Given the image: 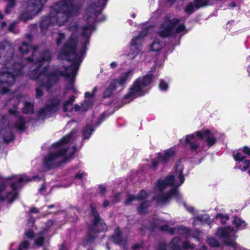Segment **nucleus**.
I'll use <instances>...</instances> for the list:
<instances>
[{"instance_id":"obj_7","label":"nucleus","mask_w":250,"mask_h":250,"mask_svg":"<svg viewBox=\"0 0 250 250\" xmlns=\"http://www.w3.org/2000/svg\"><path fill=\"white\" fill-rule=\"evenodd\" d=\"M180 20L177 19H170L169 17H166L164 22L160 27L158 34L163 38L175 36L184 31L185 27L183 24L178 25Z\"/></svg>"},{"instance_id":"obj_47","label":"nucleus","mask_w":250,"mask_h":250,"mask_svg":"<svg viewBox=\"0 0 250 250\" xmlns=\"http://www.w3.org/2000/svg\"><path fill=\"white\" fill-rule=\"evenodd\" d=\"M167 245L165 242H161L159 244V250H167Z\"/></svg>"},{"instance_id":"obj_35","label":"nucleus","mask_w":250,"mask_h":250,"mask_svg":"<svg viewBox=\"0 0 250 250\" xmlns=\"http://www.w3.org/2000/svg\"><path fill=\"white\" fill-rule=\"evenodd\" d=\"M208 242L209 245L212 247H218L220 246L219 242L212 237H208Z\"/></svg>"},{"instance_id":"obj_37","label":"nucleus","mask_w":250,"mask_h":250,"mask_svg":"<svg viewBox=\"0 0 250 250\" xmlns=\"http://www.w3.org/2000/svg\"><path fill=\"white\" fill-rule=\"evenodd\" d=\"M65 36L64 33L59 32L58 33V36L56 38V43L58 45H59L61 44L62 41L65 38Z\"/></svg>"},{"instance_id":"obj_34","label":"nucleus","mask_w":250,"mask_h":250,"mask_svg":"<svg viewBox=\"0 0 250 250\" xmlns=\"http://www.w3.org/2000/svg\"><path fill=\"white\" fill-rule=\"evenodd\" d=\"M137 200L136 195H133L130 194H128L126 196V199L125 201V205H129L131 202Z\"/></svg>"},{"instance_id":"obj_19","label":"nucleus","mask_w":250,"mask_h":250,"mask_svg":"<svg viewBox=\"0 0 250 250\" xmlns=\"http://www.w3.org/2000/svg\"><path fill=\"white\" fill-rule=\"evenodd\" d=\"M35 12L34 10H31V12H30L29 10H28V9L25 7L24 9L19 15L18 20L26 22L28 20L32 19L35 17Z\"/></svg>"},{"instance_id":"obj_11","label":"nucleus","mask_w":250,"mask_h":250,"mask_svg":"<svg viewBox=\"0 0 250 250\" xmlns=\"http://www.w3.org/2000/svg\"><path fill=\"white\" fill-rule=\"evenodd\" d=\"M75 98L76 97L74 96H72L68 100L64 103L63 104V110L64 112H70L73 110L78 111L80 110L81 109H82V111H85L92 105V102L91 101H85V102L82 104L81 107L78 104H75L74 107H72V104Z\"/></svg>"},{"instance_id":"obj_38","label":"nucleus","mask_w":250,"mask_h":250,"mask_svg":"<svg viewBox=\"0 0 250 250\" xmlns=\"http://www.w3.org/2000/svg\"><path fill=\"white\" fill-rule=\"evenodd\" d=\"M196 219L200 222H205V221H207L208 220V215H207V214H204V215L202 214V215L197 216L196 217Z\"/></svg>"},{"instance_id":"obj_42","label":"nucleus","mask_w":250,"mask_h":250,"mask_svg":"<svg viewBox=\"0 0 250 250\" xmlns=\"http://www.w3.org/2000/svg\"><path fill=\"white\" fill-rule=\"evenodd\" d=\"M233 157L236 161H242L245 158V157L242 156L240 153H237L236 154L234 155Z\"/></svg>"},{"instance_id":"obj_18","label":"nucleus","mask_w":250,"mask_h":250,"mask_svg":"<svg viewBox=\"0 0 250 250\" xmlns=\"http://www.w3.org/2000/svg\"><path fill=\"white\" fill-rule=\"evenodd\" d=\"M111 239L114 243L123 246H125L126 242V239L121 236V231L119 228L115 229L114 234L111 236Z\"/></svg>"},{"instance_id":"obj_39","label":"nucleus","mask_w":250,"mask_h":250,"mask_svg":"<svg viewBox=\"0 0 250 250\" xmlns=\"http://www.w3.org/2000/svg\"><path fill=\"white\" fill-rule=\"evenodd\" d=\"M13 139V135L11 132L8 133V136H4L3 137V140L6 143H9Z\"/></svg>"},{"instance_id":"obj_15","label":"nucleus","mask_w":250,"mask_h":250,"mask_svg":"<svg viewBox=\"0 0 250 250\" xmlns=\"http://www.w3.org/2000/svg\"><path fill=\"white\" fill-rule=\"evenodd\" d=\"M167 247L171 250H184L193 248L194 245L189 241L182 243L179 237H175L170 241Z\"/></svg>"},{"instance_id":"obj_29","label":"nucleus","mask_w":250,"mask_h":250,"mask_svg":"<svg viewBox=\"0 0 250 250\" xmlns=\"http://www.w3.org/2000/svg\"><path fill=\"white\" fill-rule=\"evenodd\" d=\"M25 124L23 119L20 117L15 124V127L20 131H23L25 129Z\"/></svg>"},{"instance_id":"obj_63","label":"nucleus","mask_w":250,"mask_h":250,"mask_svg":"<svg viewBox=\"0 0 250 250\" xmlns=\"http://www.w3.org/2000/svg\"><path fill=\"white\" fill-rule=\"evenodd\" d=\"M109 205V202L108 201H105L103 203V206L106 207Z\"/></svg>"},{"instance_id":"obj_44","label":"nucleus","mask_w":250,"mask_h":250,"mask_svg":"<svg viewBox=\"0 0 250 250\" xmlns=\"http://www.w3.org/2000/svg\"><path fill=\"white\" fill-rule=\"evenodd\" d=\"M245 166L241 169L242 171H246L250 167V161L246 160L244 161Z\"/></svg>"},{"instance_id":"obj_10","label":"nucleus","mask_w":250,"mask_h":250,"mask_svg":"<svg viewBox=\"0 0 250 250\" xmlns=\"http://www.w3.org/2000/svg\"><path fill=\"white\" fill-rule=\"evenodd\" d=\"M151 228L152 229L158 228L162 230L168 231L170 234H174L176 231L180 234H188L189 233V229L184 226H181L175 228H170L164 221L160 219L156 220L152 224Z\"/></svg>"},{"instance_id":"obj_25","label":"nucleus","mask_w":250,"mask_h":250,"mask_svg":"<svg viewBox=\"0 0 250 250\" xmlns=\"http://www.w3.org/2000/svg\"><path fill=\"white\" fill-rule=\"evenodd\" d=\"M232 223L235 225L237 228L244 229L246 226L245 221L241 220L239 218L235 217L232 221Z\"/></svg>"},{"instance_id":"obj_45","label":"nucleus","mask_w":250,"mask_h":250,"mask_svg":"<svg viewBox=\"0 0 250 250\" xmlns=\"http://www.w3.org/2000/svg\"><path fill=\"white\" fill-rule=\"evenodd\" d=\"M182 171H181L180 173L179 174V178L180 184L178 185H173L174 186L178 187L184 183L185 179H184V175H182Z\"/></svg>"},{"instance_id":"obj_58","label":"nucleus","mask_w":250,"mask_h":250,"mask_svg":"<svg viewBox=\"0 0 250 250\" xmlns=\"http://www.w3.org/2000/svg\"><path fill=\"white\" fill-rule=\"evenodd\" d=\"M84 174L83 173H81V174H78L75 175L76 178H79L81 179L83 177Z\"/></svg>"},{"instance_id":"obj_14","label":"nucleus","mask_w":250,"mask_h":250,"mask_svg":"<svg viewBox=\"0 0 250 250\" xmlns=\"http://www.w3.org/2000/svg\"><path fill=\"white\" fill-rule=\"evenodd\" d=\"M147 33V29L144 30L138 36L134 37L131 42V49L128 56L133 59L139 54V49L137 46L141 44L143 38Z\"/></svg>"},{"instance_id":"obj_3","label":"nucleus","mask_w":250,"mask_h":250,"mask_svg":"<svg viewBox=\"0 0 250 250\" xmlns=\"http://www.w3.org/2000/svg\"><path fill=\"white\" fill-rule=\"evenodd\" d=\"M82 4L77 0H61L51 7L49 14L43 16L41 21V28L45 31L51 26L57 24L63 25L68 19L78 15Z\"/></svg>"},{"instance_id":"obj_61","label":"nucleus","mask_w":250,"mask_h":250,"mask_svg":"<svg viewBox=\"0 0 250 250\" xmlns=\"http://www.w3.org/2000/svg\"><path fill=\"white\" fill-rule=\"evenodd\" d=\"M60 250H66V245H65V243H63L62 245V246L60 249Z\"/></svg>"},{"instance_id":"obj_21","label":"nucleus","mask_w":250,"mask_h":250,"mask_svg":"<svg viewBox=\"0 0 250 250\" xmlns=\"http://www.w3.org/2000/svg\"><path fill=\"white\" fill-rule=\"evenodd\" d=\"M117 81H113L103 94V98L109 97L116 88Z\"/></svg>"},{"instance_id":"obj_17","label":"nucleus","mask_w":250,"mask_h":250,"mask_svg":"<svg viewBox=\"0 0 250 250\" xmlns=\"http://www.w3.org/2000/svg\"><path fill=\"white\" fill-rule=\"evenodd\" d=\"M48 0H29L26 3V7L31 12V10H35L36 12L35 17L40 13L43 7L44 4Z\"/></svg>"},{"instance_id":"obj_57","label":"nucleus","mask_w":250,"mask_h":250,"mask_svg":"<svg viewBox=\"0 0 250 250\" xmlns=\"http://www.w3.org/2000/svg\"><path fill=\"white\" fill-rule=\"evenodd\" d=\"M45 188H46L45 186L44 185H42L39 189L40 192L42 193L44 191V190H45Z\"/></svg>"},{"instance_id":"obj_60","label":"nucleus","mask_w":250,"mask_h":250,"mask_svg":"<svg viewBox=\"0 0 250 250\" xmlns=\"http://www.w3.org/2000/svg\"><path fill=\"white\" fill-rule=\"evenodd\" d=\"M93 96V93L90 94V93L86 92L85 93V97L87 98L88 97H92Z\"/></svg>"},{"instance_id":"obj_55","label":"nucleus","mask_w":250,"mask_h":250,"mask_svg":"<svg viewBox=\"0 0 250 250\" xmlns=\"http://www.w3.org/2000/svg\"><path fill=\"white\" fill-rule=\"evenodd\" d=\"M26 37L27 39L28 40L29 42H31L32 41V36L31 35V34H27L26 35Z\"/></svg>"},{"instance_id":"obj_24","label":"nucleus","mask_w":250,"mask_h":250,"mask_svg":"<svg viewBox=\"0 0 250 250\" xmlns=\"http://www.w3.org/2000/svg\"><path fill=\"white\" fill-rule=\"evenodd\" d=\"M150 205L149 201H146L142 202L138 207L137 211L139 214H143L146 213L147 210V208Z\"/></svg>"},{"instance_id":"obj_33","label":"nucleus","mask_w":250,"mask_h":250,"mask_svg":"<svg viewBox=\"0 0 250 250\" xmlns=\"http://www.w3.org/2000/svg\"><path fill=\"white\" fill-rule=\"evenodd\" d=\"M137 200H143L147 198L148 194L144 190L140 191L137 195H136Z\"/></svg>"},{"instance_id":"obj_28","label":"nucleus","mask_w":250,"mask_h":250,"mask_svg":"<svg viewBox=\"0 0 250 250\" xmlns=\"http://www.w3.org/2000/svg\"><path fill=\"white\" fill-rule=\"evenodd\" d=\"M24 107L23 108V112L27 114L33 113V104L27 102H24Z\"/></svg>"},{"instance_id":"obj_62","label":"nucleus","mask_w":250,"mask_h":250,"mask_svg":"<svg viewBox=\"0 0 250 250\" xmlns=\"http://www.w3.org/2000/svg\"><path fill=\"white\" fill-rule=\"evenodd\" d=\"M6 25H7V24H6V22H5V21H3V22H1V28L2 29H3V28H4V27H5L6 26Z\"/></svg>"},{"instance_id":"obj_12","label":"nucleus","mask_w":250,"mask_h":250,"mask_svg":"<svg viewBox=\"0 0 250 250\" xmlns=\"http://www.w3.org/2000/svg\"><path fill=\"white\" fill-rule=\"evenodd\" d=\"M233 231V229L229 226L224 228L218 229L216 235L222 240L226 245L232 247L234 249L237 250L238 245L234 241L229 240L230 233Z\"/></svg>"},{"instance_id":"obj_48","label":"nucleus","mask_w":250,"mask_h":250,"mask_svg":"<svg viewBox=\"0 0 250 250\" xmlns=\"http://www.w3.org/2000/svg\"><path fill=\"white\" fill-rule=\"evenodd\" d=\"M121 199V195L120 193H117L114 196V201L115 202H118Z\"/></svg>"},{"instance_id":"obj_5","label":"nucleus","mask_w":250,"mask_h":250,"mask_svg":"<svg viewBox=\"0 0 250 250\" xmlns=\"http://www.w3.org/2000/svg\"><path fill=\"white\" fill-rule=\"evenodd\" d=\"M90 208L91 225L89 228L88 236L83 242V245L84 247L91 243L97 237V232L105 230L107 228L106 225L97 210L96 206L93 203H90Z\"/></svg>"},{"instance_id":"obj_43","label":"nucleus","mask_w":250,"mask_h":250,"mask_svg":"<svg viewBox=\"0 0 250 250\" xmlns=\"http://www.w3.org/2000/svg\"><path fill=\"white\" fill-rule=\"evenodd\" d=\"M25 235L29 238L32 239L34 237L33 231L30 229L25 232Z\"/></svg>"},{"instance_id":"obj_56","label":"nucleus","mask_w":250,"mask_h":250,"mask_svg":"<svg viewBox=\"0 0 250 250\" xmlns=\"http://www.w3.org/2000/svg\"><path fill=\"white\" fill-rule=\"evenodd\" d=\"M30 212H35V213H38L39 212V209H37L35 207H33L30 209Z\"/></svg>"},{"instance_id":"obj_20","label":"nucleus","mask_w":250,"mask_h":250,"mask_svg":"<svg viewBox=\"0 0 250 250\" xmlns=\"http://www.w3.org/2000/svg\"><path fill=\"white\" fill-rule=\"evenodd\" d=\"M175 151L172 149H169L165 152L164 156L162 153H159L158 157L161 159L162 162L166 163L170 158H172L175 155Z\"/></svg>"},{"instance_id":"obj_64","label":"nucleus","mask_w":250,"mask_h":250,"mask_svg":"<svg viewBox=\"0 0 250 250\" xmlns=\"http://www.w3.org/2000/svg\"><path fill=\"white\" fill-rule=\"evenodd\" d=\"M187 210H188L190 212H193L194 210V208L192 207H189L187 208Z\"/></svg>"},{"instance_id":"obj_36","label":"nucleus","mask_w":250,"mask_h":250,"mask_svg":"<svg viewBox=\"0 0 250 250\" xmlns=\"http://www.w3.org/2000/svg\"><path fill=\"white\" fill-rule=\"evenodd\" d=\"M29 242L27 240L22 242L19 247L18 250H28Z\"/></svg>"},{"instance_id":"obj_8","label":"nucleus","mask_w":250,"mask_h":250,"mask_svg":"<svg viewBox=\"0 0 250 250\" xmlns=\"http://www.w3.org/2000/svg\"><path fill=\"white\" fill-rule=\"evenodd\" d=\"M153 80L151 74H147L138 79L130 87L129 92L124 96L125 99L133 98L135 97L142 96L144 94L143 88L149 84Z\"/></svg>"},{"instance_id":"obj_27","label":"nucleus","mask_w":250,"mask_h":250,"mask_svg":"<svg viewBox=\"0 0 250 250\" xmlns=\"http://www.w3.org/2000/svg\"><path fill=\"white\" fill-rule=\"evenodd\" d=\"M47 231L46 229H43L39 233L40 236L35 240V244L41 246L43 244L44 238L43 235Z\"/></svg>"},{"instance_id":"obj_22","label":"nucleus","mask_w":250,"mask_h":250,"mask_svg":"<svg viewBox=\"0 0 250 250\" xmlns=\"http://www.w3.org/2000/svg\"><path fill=\"white\" fill-rule=\"evenodd\" d=\"M11 187L13 189L12 192H8L7 194L6 198L8 199L9 203H12L13 201L17 198L18 194L15 190L17 188V183H13L11 184Z\"/></svg>"},{"instance_id":"obj_30","label":"nucleus","mask_w":250,"mask_h":250,"mask_svg":"<svg viewBox=\"0 0 250 250\" xmlns=\"http://www.w3.org/2000/svg\"><path fill=\"white\" fill-rule=\"evenodd\" d=\"M131 72V71H129L128 72H125L123 74V75L120 77V78L118 80H114V81H117V83H119L121 85H123L125 82V81L127 79L129 75Z\"/></svg>"},{"instance_id":"obj_54","label":"nucleus","mask_w":250,"mask_h":250,"mask_svg":"<svg viewBox=\"0 0 250 250\" xmlns=\"http://www.w3.org/2000/svg\"><path fill=\"white\" fill-rule=\"evenodd\" d=\"M158 162L156 160H153L152 164V166L154 168L157 167Z\"/></svg>"},{"instance_id":"obj_50","label":"nucleus","mask_w":250,"mask_h":250,"mask_svg":"<svg viewBox=\"0 0 250 250\" xmlns=\"http://www.w3.org/2000/svg\"><path fill=\"white\" fill-rule=\"evenodd\" d=\"M35 221V219L34 218H30L28 222V225L29 227H32L33 226Z\"/></svg>"},{"instance_id":"obj_40","label":"nucleus","mask_w":250,"mask_h":250,"mask_svg":"<svg viewBox=\"0 0 250 250\" xmlns=\"http://www.w3.org/2000/svg\"><path fill=\"white\" fill-rule=\"evenodd\" d=\"M159 88L162 90H167L168 88V84L165 82L163 80L160 81L159 84Z\"/></svg>"},{"instance_id":"obj_16","label":"nucleus","mask_w":250,"mask_h":250,"mask_svg":"<svg viewBox=\"0 0 250 250\" xmlns=\"http://www.w3.org/2000/svg\"><path fill=\"white\" fill-rule=\"evenodd\" d=\"M211 0H194L193 2L189 3L185 9V12L191 14L196 9L211 5Z\"/></svg>"},{"instance_id":"obj_53","label":"nucleus","mask_w":250,"mask_h":250,"mask_svg":"<svg viewBox=\"0 0 250 250\" xmlns=\"http://www.w3.org/2000/svg\"><path fill=\"white\" fill-rule=\"evenodd\" d=\"M243 152L246 154L250 155V148L247 146H245L243 148Z\"/></svg>"},{"instance_id":"obj_59","label":"nucleus","mask_w":250,"mask_h":250,"mask_svg":"<svg viewBox=\"0 0 250 250\" xmlns=\"http://www.w3.org/2000/svg\"><path fill=\"white\" fill-rule=\"evenodd\" d=\"M117 65V64L116 62H112L110 63V67L112 68H115Z\"/></svg>"},{"instance_id":"obj_49","label":"nucleus","mask_w":250,"mask_h":250,"mask_svg":"<svg viewBox=\"0 0 250 250\" xmlns=\"http://www.w3.org/2000/svg\"><path fill=\"white\" fill-rule=\"evenodd\" d=\"M30 181H31V180L29 179H28L26 177H21L19 179L18 183H22L23 182H28Z\"/></svg>"},{"instance_id":"obj_52","label":"nucleus","mask_w":250,"mask_h":250,"mask_svg":"<svg viewBox=\"0 0 250 250\" xmlns=\"http://www.w3.org/2000/svg\"><path fill=\"white\" fill-rule=\"evenodd\" d=\"M142 247V244H137L134 245L133 246L132 248H133V250H138Z\"/></svg>"},{"instance_id":"obj_32","label":"nucleus","mask_w":250,"mask_h":250,"mask_svg":"<svg viewBox=\"0 0 250 250\" xmlns=\"http://www.w3.org/2000/svg\"><path fill=\"white\" fill-rule=\"evenodd\" d=\"M94 129L90 126L86 127L83 130V137L84 139H88Z\"/></svg>"},{"instance_id":"obj_13","label":"nucleus","mask_w":250,"mask_h":250,"mask_svg":"<svg viewBox=\"0 0 250 250\" xmlns=\"http://www.w3.org/2000/svg\"><path fill=\"white\" fill-rule=\"evenodd\" d=\"M60 100L58 98H54L47 102L44 108L41 109L39 112V116L47 117L50 114L56 112L59 109Z\"/></svg>"},{"instance_id":"obj_2","label":"nucleus","mask_w":250,"mask_h":250,"mask_svg":"<svg viewBox=\"0 0 250 250\" xmlns=\"http://www.w3.org/2000/svg\"><path fill=\"white\" fill-rule=\"evenodd\" d=\"M38 49L37 46H32L29 43L23 42L19 51L22 55H26L30 51H32V57H28L26 60L28 62L27 66L16 63L14 58V49L11 43L3 41L0 42V62H2L4 67L0 70V94H4L8 92L9 87L15 82L16 78L21 76L27 67L36 68L41 67L43 62L51 60V55L49 51H45L39 57L35 59V54Z\"/></svg>"},{"instance_id":"obj_1","label":"nucleus","mask_w":250,"mask_h":250,"mask_svg":"<svg viewBox=\"0 0 250 250\" xmlns=\"http://www.w3.org/2000/svg\"><path fill=\"white\" fill-rule=\"evenodd\" d=\"M107 1V0H91V3L87 9V25L82 28V42L84 44L80 51V55L76 53V40L74 37L75 33L80 30V27L76 23L69 27L73 35L65 42L59 55V58L65 62H63L65 69L63 71H58L54 73H48L46 67L43 68V70L41 67L37 68L35 67L30 71L28 73L30 78L40 82L36 89L37 98H40L43 95L42 88L45 87L48 90L57 83L60 75L65 77L68 82L65 91H76L73 86L74 77L82 61L83 56L86 52V45L89 44L91 33L95 30L93 23L95 21H102L99 16L101 15Z\"/></svg>"},{"instance_id":"obj_46","label":"nucleus","mask_w":250,"mask_h":250,"mask_svg":"<svg viewBox=\"0 0 250 250\" xmlns=\"http://www.w3.org/2000/svg\"><path fill=\"white\" fill-rule=\"evenodd\" d=\"M99 188L100 189V193L101 194L104 195L106 193V188L103 185H99Z\"/></svg>"},{"instance_id":"obj_6","label":"nucleus","mask_w":250,"mask_h":250,"mask_svg":"<svg viewBox=\"0 0 250 250\" xmlns=\"http://www.w3.org/2000/svg\"><path fill=\"white\" fill-rule=\"evenodd\" d=\"M174 181V177L172 175L168 176L164 180H158L154 187L155 196L153 199L158 203L164 204L167 203L171 196H177L178 192L175 188L167 192L163 191L167 186H173Z\"/></svg>"},{"instance_id":"obj_9","label":"nucleus","mask_w":250,"mask_h":250,"mask_svg":"<svg viewBox=\"0 0 250 250\" xmlns=\"http://www.w3.org/2000/svg\"><path fill=\"white\" fill-rule=\"evenodd\" d=\"M195 134L201 139L206 138L207 143L210 146L214 145L216 142L215 138L210 136V131L209 130L206 129L203 132L199 131H197L195 134L187 135L186 138V144L189 145V147L192 150H196L199 146L198 144L191 141L195 140Z\"/></svg>"},{"instance_id":"obj_23","label":"nucleus","mask_w":250,"mask_h":250,"mask_svg":"<svg viewBox=\"0 0 250 250\" xmlns=\"http://www.w3.org/2000/svg\"><path fill=\"white\" fill-rule=\"evenodd\" d=\"M20 103L19 99L18 98H13L8 101V102L5 104L8 105V104L13 105V108H10L9 109V112L11 114H16L17 112V106Z\"/></svg>"},{"instance_id":"obj_51","label":"nucleus","mask_w":250,"mask_h":250,"mask_svg":"<svg viewBox=\"0 0 250 250\" xmlns=\"http://www.w3.org/2000/svg\"><path fill=\"white\" fill-rule=\"evenodd\" d=\"M16 25V23L13 22L10 24V25L8 27V30L11 31L13 32V30L15 28V27Z\"/></svg>"},{"instance_id":"obj_26","label":"nucleus","mask_w":250,"mask_h":250,"mask_svg":"<svg viewBox=\"0 0 250 250\" xmlns=\"http://www.w3.org/2000/svg\"><path fill=\"white\" fill-rule=\"evenodd\" d=\"M162 47V43L157 40H155L150 45V49L151 51L157 52L160 50Z\"/></svg>"},{"instance_id":"obj_41","label":"nucleus","mask_w":250,"mask_h":250,"mask_svg":"<svg viewBox=\"0 0 250 250\" xmlns=\"http://www.w3.org/2000/svg\"><path fill=\"white\" fill-rule=\"evenodd\" d=\"M220 218V219H221V221H222V224H224L225 223V221L226 220H228L229 219V216L228 215H224L223 214H217L216 215V218Z\"/></svg>"},{"instance_id":"obj_4","label":"nucleus","mask_w":250,"mask_h":250,"mask_svg":"<svg viewBox=\"0 0 250 250\" xmlns=\"http://www.w3.org/2000/svg\"><path fill=\"white\" fill-rule=\"evenodd\" d=\"M77 132L74 129L70 134L64 136L58 143L53 145L57 148L54 152H50L44 158L43 166L47 170L58 167L65 163L75 153V146L70 147L69 143L72 140V135Z\"/></svg>"},{"instance_id":"obj_31","label":"nucleus","mask_w":250,"mask_h":250,"mask_svg":"<svg viewBox=\"0 0 250 250\" xmlns=\"http://www.w3.org/2000/svg\"><path fill=\"white\" fill-rule=\"evenodd\" d=\"M8 4L5 10L6 14L10 13L12 8L15 5V0H7Z\"/></svg>"}]
</instances>
